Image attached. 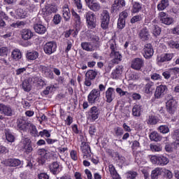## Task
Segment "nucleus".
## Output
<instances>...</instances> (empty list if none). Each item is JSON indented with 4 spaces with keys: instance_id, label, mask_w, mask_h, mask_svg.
Returning a JSON list of instances; mask_svg holds the SVG:
<instances>
[{
    "instance_id": "nucleus-1",
    "label": "nucleus",
    "mask_w": 179,
    "mask_h": 179,
    "mask_svg": "<svg viewBox=\"0 0 179 179\" xmlns=\"http://www.w3.org/2000/svg\"><path fill=\"white\" fill-rule=\"evenodd\" d=\"M109 44L110 49L111 50L110 57L111 58H113V64H120V62L122 61V55H121V53H120V52L116 51L117 43H115V39H110L109 41Z\"/></svg>"
},
{
    "instance_id": "nucleus-2",
    "label": "nucleus",
    "mask_w": 179,
    "mask_h": 179,
    "mask_svg": "<svg viewBox=\"0 0 179 179\" xmlns=\"http://www.w3.org/2000/svg\"><path fill=\"white\" fill-rule=\"evenodd\" d=\"M30 124L26 117L21 116L18 117L16 121L17 131H19V132H27L30 128Z\"/></svg>"
},
{
    "instance_id": "nucleus-3",
    "label": "nucleus",
    "mask_w": 179,
    "mask_h": 179,
    "mask_svg": "<svg viewBox=\"0 0 179 179\" xmlns=\"http://www.w3.org/2000/svg\"><path fill=\"white\" fill-rule=\"evenodd\" d=\"M87 27L90 30H94L97 26V20L96 19V15L92 11H89L85 13Z\"/></svg>"
},
{
    "instance_id": "nucleus-4",
    "label": "nucleus",
    "mask_w": 179,
    "mask_h": 179,
    "mask_svg": "<svg viewBox=\"0 0 179 179\" xmlns=\"http://www.w3.org/2000/svg\"><path fill=\"white\" fill-rule=\"evenodd\" d=\"M110 12L107 10H103L100 14L101 27L103 30H107L110 24Z\"/></svg>"
},
{
    "instance_id": "nucleus-5",
    "label": "nucleus",
    "mask_w": 179,
    "mask_h": 179,
    "mask_svg": "<svg viewBox=\"0 0 179 179\" xmlns=\"http://www.w3.org/2000/svg\"><path fill=\"white\" fill-rule=\"evenodd\" d=\"M21 150L25 155H30L33 152V144L29 137H24L21 141Z\"/></svg>"
},
{
    "instance_id": "nucleus-6",
    "label": "nucleus",
    "mask_w": 179,
    "mask_h": 179,
    "mask_svg": "<svg viewBox=\"0 0 179 179\" xmlns=\"http://www.w3.org/2000/svg\"><path fill=\"white\" fill-rule=\"evenodd\" d=\"M100 108L94 106L90 108L88 110V115H87V120L90 121V122H94L96 120L99 119L100 116Z\"/></svg>"
},
{
    "instance_id": "nucleus-7",
    "label": "nucleus",
    "mask_w": 179,
    "mask_h": 179,
    "mask_svg": "<svg viewBox=\"0 0 179 179\" xmlns=\"http://www.w3.org/2000/svg\"><path fill=\"white\" fill-rule=\"evenodd\" d=\"M80 149L83 153V159H92L93 153H92V149L90 148L89 143L82 141L80 145Z\"/></svg>"
},
{
    "instance_id": "nucleus-8",
    "label": "nucleus",
    "mask_w": 179,
    "mask_h": 179,
    "mask_svg": "<svg viewBox=\"0 0 179 179\" xmlns=\"http://www.w3.org/2000/svg\"><path fill=\"white\" fill-rule=\"evenodd\" d=\"M150 162L152 164H157V166H166V164H169V158L164 155H152L150 157Z\"/></svg>"
},
{
    "instance_id": "nucleus-9",
    "label": "nucleus",
    "mask_w": 179,
    "mask_h": 179,
    "mask_svg": "<svg viewBox=\"0 0 179 179\" xmlns=\"http://www.w3.org/2000/svg\"><path fill=\"white\" fill-rule=\"evenodd\" d=\"M100 90L93 89L87 95V101L90 104H96V101L100 100Z\"/></svg>"
},
{
    "instance_id": "nucleus-10",
    "label": "nucleus",
    "mask_w": 179,
    "mask_h": 179,
    "mask_svg": "<svg viewBox=\"0 0 179 179\" xmlns=\"http://www.w3.org/2000/svg\"><path fill=\"white\" fill-rule=\"evenodd\" d=\"M178 107V104L177 103V101H176L174 99H171L166 103V111L169 114H170V115H174L176 111H177Z\"/></svg>"
},
{
    "instance_id": "nucleus-11",
    "label": "nucleus",
    "mask_w": 179,
    "mask_h": 179,
    "mask_svg": "<svg viewBox=\"0 0 179 179\" xmlns=\"http://www.w3.org/2000/svg\"><path fill=\"white\" fill-rule=\"evenodd\" d=\"M97 76V71L94 70H88L85 73L84 85L87 87L92 86V80H94Z\"/></svg>"
},
{
    "instance_id": "nucleus-12",
    "label": "nucleus",
    "mask_w": 179,
    "mask_h": 179,
    "mask_svg": "<svg viewBox=\"0 0 179 179\" xmlns=\"http://www.w3.org/2000/svg\"><path fill=\"white\" fill-rule=\"evenodd\" d=\"M43 51L47 55H51L57 51V43L55 41L47 42L43 46Z\"/></svg>"
},
{
    "instance_id": "nucleus-13",
    "label": "nucleus",
    "mask_w": 179,
    "mask_h": 179,
    "mask_svg": "<svg viewBox=\"0 0 179 179\" xmlns=\"http://www.w3.org/2000/svg\"><path fill=\"white\" fill-rule=\"evenodd\" d=\"M143 66H145V60L142 58L136 57L131 62V68L134 71H142Z\"/></svg>"
},
{
    "instance_id": "nucleus-14",
    "label": "nucleus",
    "mask_w": 179,
    "mask_h": 179,
    "mask_svg": "<svg viewBox=\"0 0 179 179\" xmlns=\"http://www.w3.org/2000/svg\"><path fill=\"white\" fill-rule=\"evenodd\" d=\"M127 5L125 0H115L111 6V13H117Z\"/></svg>"
},
{
    "instance_id": "nucleus-15",
    "label": "nucleus",
    "mask_w": 179,
    "mask_h": 179,
    "mask_svg": "<svg viewBox=\"0 0 179 179\" xmlns=\"http://www.w3.org/2000/svg\"><path fill=\"white\" fill-rule=\"evenodd\" d=\"M155 54V50H153V46L150 43H147L145 45L143 49V55L145 59H150Z\"/></svg>"
},
{
    "instance_id": "nucleus-16",
    "label": "nucleus",
    "mask_w": 179,
    "mask_h": 179,
    "mask_svg": "<svg viewBox=\"0 0 179 179\" xmlns=\"http://www.w3.org/2000/svg\"><path fill=\"white\" fill-rule=\"evenodd\" d=\"M159 18L161 23L166 24V26H170V24H173V23H174V18L169 17L167 13L164 12H161L159 13Z\"/></svg>"
},
{
    "instance_id": "nucleus-17",
    "label": "nucleus",
    "mask_w": 179,
    "mask_h": 179,
    "mask_svg": "<svg viewBox=\"0 0 179 179\" xmlns=\"http://www.w3.org/2000/svg\"><path fill=\"white\" fill-rule=\"evenodd\" d=\"M168 90L169 88L167 87V85H160L157 86L154 94L155 99H162L164 96V94L167 93Z\"/></svg>"
},
{
    "instance_id": "nucleus-18",
    "label": "nucleus",
    "mask_w": 179,
    "mask_h": 179,
    "mask_svg": "<svg viewBox=\"0 0 179 179\" xmlns=\"http://www.w3.org/2000/svg\"><path fill=\"white\" fill-rule=\"evenodd\" d=\"M80 45L84 51H87L88 52H92V51H96V50H97L96 43L83 42Z\"/></svg>"
},
{
    "instance_id": "nucleus-19",
    "label": "nucleus",
    "mask_w": 179,
    "mask_h": 179,
    "mask_svg": "<svg viewBox=\"0 0 179 179\" xmlns=\"http://www.w3.org/2000/svg\"><path fill=\"white\" fill-rule=\"evenodd\" d=\"M39 69L45 78L54 79V73L51 71L50 66L41 65Z\"/></svg>"
},
{
    "instance_id": "nucleus-20",
    "label": "nucleus",
    "mask_w": 179,
    "mask_h": 179,
    "mask_svg": "<svg viewBox=\"0 0 179 179\" xmlns=\"http://www.w3.org/2000/svg\"><path fill=\"white\" fill-rule=\"evenodd\" d=\"M4 164L8 167H17L22 164V161L16 158H8L4 160Z\"/></svg>"
},
{
    "instance_id": "nucleus-21",
    "label": "nucleus",
    "mask_w": 179,
    "mask_h": 179,
    "mask_svg": "<svg viewBox=\"0 0 179 179\" xmlns=\"http://www.w3.org/2000/svg\"><path fill=\"white\" fill-rule=\"evenodd\" d=\"M0 113L6 115V117H12L13 115V110H12L10 106L3 103H0Z\"/></svg>"
},
{
    "instance_id": "nucleus-22",
    "label": "nucleus",
    "mask_w": 179,
    "mask_h": 179,
    "mask_svg": "<svg viewBox=\"0 0 179 179\" xmlns=\"http://www.w3.org/2000/svg\"><path fill=\"white\" fill-rule=\"evenodd\" d=\"M49 169L50 173H52V174H53L54 176L59 174V173H61L62 170L59 166V164L58 163V162H54L52 164H50L49 165Z\"/></svg>"
},
{
    "instance_id": "nucleus-23",
    "label": "nucleus",
    "mask_w": 179,
    "mask_h": 179,
    "mask_svg": "<svg viewBox=\"0 0 179 179\" xmlns=\"http://www.w3.org/2000/svg\"><path fill=\"white\" fill-rule=\"evenodd\" d=\"M173 57H174V54L173 53H164L157 58V62L159 64L169 62V61H171V59H173Z\"/></svg>"
},
{
    "instance_id": "nucleus-24",
    "label": "nucleus",
    "mask_w": 179,
    "mask_h": 179,
    "mask_svg": "<svg viewBox=\"0 0 179 179\" xmlns=\"http://www.w3.org/2000/svg\"><path fill=\"white\" fill-rule=\"evenodd\" d=\"M21 37L22 40L27 41L31 40V38H33V31H31V29H23L21 30Z\"/></svg>"
},
{
    "instance_id": "nucleus-25",
    "label": "nucleus",
    "mask_w": 179,
    "mask_h": 179,
    "mask_svg": "<svg viewBox=\"0 0 179 179\" xmlns=\"http://www.w3.org/2000/svg\"><path fill=\"white\" fill-rule=\"evenodd\" d=\"M115 94V89L109 87L106 91V99L107 103H111L114 100V94Z\"/></svg>"
},
{
    "instance_id": "nucleus-26",
    "label": "nucleus",
    "mask_w": 179,
    "mask_h": 179,
    "mask_svg": "<svg viewBox=\"0 0 179 179\" xmlns=\"http://www.w3.org/2000/svg\"><path fill=\"white\" fill-rule=\"evenodd\" d=\"M143 90L145 94H152L153 90H155V83L149 81L145 85Z\"/></svg>"
},
{
    "instance_id": "nucleus-27",
    "label": "nucleus",
    "mask_w": 179,
    "mask_h": 179,
    "mask_svg": "<svg viewBox=\"0 0 179 179\" xmlns=\"http://www.w3.org/2000/svg\"><path fill=\"white\" fill-rule=\"evenodd\" d=\"M149 29L151 33L153 34L154 37H159L162 34V28L157 24H151L149 26Z\"/></svg>"
},
{
    "instance_id": "nucleus-28",
    "label": "nucleus",
    "mask_w": 179,
    "mask_h": 179,
    "mask_svg": "<svg viewBox=\"0 0 179 179\" xmlns=\"http://www.w3.org/2000/svg\"><path fill=\"white\" fill-rule=\"evenodd\" d=\"M150 36V34H149L148 28H143L138 33V37L142 41H148Z\"/></svg>"
},
{
    "instance_id": "nucleus-29",
    "label": "nucleus",
    "mask_w": 179,
    "mask_h": 179,
    "mask_svg": "<svg viewBox=\"0 0 179 179\" xmlns=\"http://www.w3.org/2000/svg\"><path fill=\"white\" fill-rule=\"evenodd\" d=\"M47 150L45 148H41L38 150V155L41 156L38 159V162L41 164H44L45 163V160H47Z\"/></svg>"
},
{
    "instance_id": "nucleus-30",
    "label": "nucleus",
    "mask_w": 179,
    "mask_h": 179,
    "mask_svg": "<svg viewBox=\"0 0 179 179\" xmlns=\"http://www.w3.org/2000/svg\"><path fill=\"white\" fill-rule=\"evenodd\" d=\"M179 69L175 67L169 69V71L163 72L162 76H164V79L169 80V78H171V75H177Z\"/></svg>"
},
{
    "instance_id": "nucleus-31",
    "label": "nucleus",
    "mask_w": 179,
    "mask_h": 179,
    "mask_svg": "<svg viewBox=\"0 0 179 179\" xmlns=\"http://www.w3.org/2000/svg\"><path fill=\"white\" fill-rule=\"evenodd\" d=\"M39 56L40 54L36 50L27 51L26 54V57L28 61H36Z\"/></svg>"
},
{
    "instance_id": "nucleus-32",
    "label": "nucleus",
    "mask_w": 179,
    "mask_h": 179,
    "mask_svg": "<svg viewBox=\"0 0 179 179\" xmlns=\"http://www.w3.org/2000/svg\"><path fill=\"white\" fill-rule=\"evenodd\" d=\"M142 3L138 2V1H134L131 4V13H139L141 10H142Z\"/></svg>"
},
{
    "instance_id": "nucleus-33",
    "label": "nucleus",
    "mask_w": 179,
    "mask_h": 179,
    "mask_svg": "<svg viewBox=\"0 0 179 179\" xmlns=\"http://www.w3.org/2000/svg\"><path fill=\"white\" fill-rule=\"evenodd\" d=\"M34 29L38 34H45V31H47V28L42 24H35Z\"/></svg>"
},
{
    "instance_id": "nucleus-34",
    "label": "nucleus",
    "mask_w": 179,
    "mask_h": 179,
    "mask_svg": "<svg viewBox=\"0 0 179 179\" xmlns=\"http://www.w3.org/2000/svg\"><path fill=\"white\" fill-rule=\"evenodd\" d=\"M163 174V168H155L151 172V178L157 179L159 176Z\"/></svg>"
},
{
    "instance_id": "nucleus-35",
    "label": "nucleus",
    "mask_w": 179,
    "mask_h": 179,
    "mask_svg": "<svg viewBox=\"0 0 179 179\" xmlns=\"http://www.w3.org/2000/svg\"><path fill=\"white\" fill-rule=\"evenodd\" d=\"M29 134L31 136H33L34 138H38V130H37V127L34 124H29Z\"/></svg>"
},
{
    "instance_id": "nucleus-36",
    "label": "nucleus",
    "mask_w": 179,
    "mask_h": 179,
    "mask_svg": "<svg viewBox=\"0 0 179 179\" xmlns=\"http://www.w3.org/2000/svg\"><path fill=\"white\" fill-rule=\"evenodd\" d=\"M170 5L169 0H161L157 4V8L158 10H164Z\"/></svg>"
},
{
    "instance_id": "nucleus-37",
    "label": "nucleus",
    "mask_w": 179,
    "mask_h": 179,
    "mask_svg": "<svg viewBox=\"0 0 179 179\" xmlns=\"http://www.w3.org/2000/svg\"><path fill=\"white\" fill-rule=\"evenodd\" d=\"M71 15L76 27H78V26H80V24L82 23L80 21V16L74 10H71Z\"/></svg>"
},
{
    "instance_id": "nucleus-38",
    "label": "nucleus",
    "mask_w": 179,
    "mask_h": 179,
    "mask_svg": "<svg viewBox=\"0 0 179 179\" xmlns=\"http://www.w3.org/2000/svg\"><path fill=\"white\" fill-rule=\"evenodd\" d=\"M141 113H142V106L135 105L132 108V114L134 117H141Z\"/></svg>"
},
{
    "instance_id": "nucleus-39",
    "label": "nucleus",
    "mask_w": 179,
    "mask_h": 179,
    "mask_svg": "<svg viewBox=\"0 0 179 179\" xmlns=\"http://www.w3.org/2000/svg\"><path fill=\"white\" fill-rule=\"evenodd\" d=\"M150 141H154V142H159V141H162V136L157 131H152L150 134Z\"/></svg>"
},
{
    "instance_id": "nucleus-40",
    "label": "nucleus",
    "mask_w": 179,
    "mask_h": 179,
    "mask_svg": "<svg viewBox=\"0 0 179 179\" xmlns=\"http://www.w3.org/2000/svg\"><path fill=\"white\" fill-rule=\"evenodd\" d=\"M22 89L24 90V92H30L31 90V84H30V82L28 80H24L22 83Z\"/></svg>"
},
{
    "instance_id": "nucleus-41",
    "label": "nucleus",
    "mask_w": 179,
    "mask_h": 179,
    "mask_svg": "<svg viewBox=\"0 0 179 179\" xmlns=\"http://www.w3.org/2000/svg\"><path fill=\"white\" fill-rule=\"evenodd\" d=\"M63 17L65 20V22H68L69 19H71V10H69V8L64 7L63 8Z\"/></svg>"
},
{
    "instance_id": "nucleus-42",
    "label": "nucleus",
    "mask_w": 179,
    "mask_h": 179,
    "mask_svg": "<svg viewBox=\"0 0 179 179\" xmlns=\"http://www.w3.org/2000/svg\"><path fill=\"white\" fill-rule=\"evenodd\" d=\"M121 73H122V71L120 67H117L115 70L112 72V78L113 79H118L120 76H121Z\"/></svg>"
},
{
    "instance_id": "nucleus-43",
    "label": "nucleus",
    "mask_w": 179,
    "mask_h": 179,
    "mask_svg": "<svg viewBox=\"0 0 179 179\" xmlns=\"http://www.w3.org/2000/svg\"><path fill=\"white\" fill-rule=\"evenodd\" d=\"M11 57L13 58V59H16L17 61L22 58V52H20L19 49L14 50L12 52Z\"/></svg>"
},
{
    "instance_id": "nucleus-44",
    "label": "nucleus",
    "mask_w": 179,
    "mask_h": 179,
    "mask_svg": "<svg viewBox=\"0 0 179 179\" xmlns=\"http://www.w3.org/2000/svg\"><path fill=\"white\" fill-rule=\"evenodd\" d=\"M162 174H164V177H166V178H173V172L166 168H162Z\"/></svg>"
},
{
    "instance_id": "nucleus-45",
    "label": "nucleus",
    "mask_w": 179,
    "mask_h": 179,
    "mask_svg": "<svg viewBox=\"0 0 179 179\" xmlns=\"http://www.w3.org/2000/svg\"><path fill=\"white\" fill-rule=\"evenodd\" d=\"M91 10H93V12H99L100 9H101V6H100V3L96 2L92 3L90 7H88Z\"/></svg>"
},
{
    "instance_id": "nucleus-46",
    "label": "nucleus",
    "mask_w": 179,
    "mask_h": 179,
    "mask_svg": "<svg viewBox=\"0 0 179 179\" xmlns=\"http://www.w3.org/2000/svg\"><path fill=\"white\" fill-rule=\"evenodd\" d=\"M126 176L127 179H136L138 176V173L134 171H129L126 173Z\"/></svg>"
},
{
    "instance_id": "nucleus-47",
    "label": "nucleus",
    "mask_w": 179,
    "mask_h": 179,
    "mask_svg": "<svg viewBox=\"0 0 179 179\" xmlns=\"http://www.w3.org/2000/svg\"><path fill=\"white\" fill-rule=\"evenodd\" d=\"M115 136H122L124 135V129L120 127H115L114 129Z\"/></svg>"
},
{
    "instance_id": "nucleus-48",
    "label": "nucleus",
    "mask_w": 179,
    "mask_h": 179,
    "mask_svg": "<svg viewBox=\"0 0 179 179\" xmlns=\"http://www.w3.org/2000/svg\"><path fill=\"white\" fill-rule=\"evenodd\" d=\"M6 139L8 141V142L13 143L15 142V135H13L10 131H7L6 133Z\"/></svg>"
},
{
    "instance_id": "nucleus-49",
    "label": "nucleus",
    "mask_w": 179,
    "mask_h": 179,
    "mask_svg": "<svg viewBox=\"0 0 179 179\" xmlns=\"http://www.w3.org/2000/svg\"><path fill=\"white\" fill-rule=\"evenodd\" d=\"M168 45L170 48H175L179 50V43L178 41H174L173 40L168 42Z\"/></svg>"
},
{
    "instance_id": "nucleus-50",
    "label": "nucleus",
    "mask_w": 179,
    "mask_h": 179,
    "mask_svg": "<svg viewBox=\"0 0 179 179\" xmlns=\"http://www.w3.org/2000/svg\"><path fill=\"white\" fill-rule=\"evenodd\" d=\"M158 129L161 134H169V132H170V129H169L168 125H161L159 127Z\"/></svg>"
},
{
    "instance_id": "nucleus-51",
    "label": "nucleus",
    "mask_w": 179,
    "mask_h": 179,
    "mask_svg": "<svg viewBox=\"0 0 179 179\" xmlns=\"http://www.w3.org/2000/svg\"><path fill=\"white\" fill-rule=\"evenodd\" d=\"M70 157L71 160H73V162H78V151L75 150H72L71 151H70Z\"/></svg>"
},
{
    "instance_id": "nucleus-52",
    "label": "nucleus",
    "mask_w": 179,
    "mask_h": 179,
    "mask_svg": "<svg viewBox=\"0 0 179 179\" xmlns=\"http://www.w3.org/2000/svg\"><path fill=\"white\" fill-rule=\"evenodd\" d=\"M16 15L20 17V19H24L26 17V12L23 10L22 8L17 9L16 10Z\"/></svg>"
},
{
    "instance_id": "nucleus-53",
    "label": "nucleus",
    "mask_w": 179,
    "mask_h": 179,
    "mask_svg": "<svg viewBox=\"0 0 179 179\" xmlns=\"http://www.w3.org/2000/svg\"><path fill=\"white\" fill-rule=\"evenodd\" d=\"M38 136H41V138H43V136H45V138H50L51 134L50 131H48V130L43 129L38 133Z\"/></svg>"
},
{
    "instance_id": "nucleus-54",
    "label": "nucleus",
    "mask_w": 179,
    "mask_h": 179,
    "mask_svg": "<svg viewBox=\"0 0 179 179\" xmlns=\"http://www.w3.org/2000/svg\"><path fill=\"white\" fill-rule=\"evenodd\" d=\"M125 27V20L122 18H118L117 20V29L122 30Z\"/></svg>"
},
{
    "instance_id": "nucleus-55",
    "label": "nucleus",
    "mask_w": 179,
    "mask_h": 179,
    "mask_svg": "<svg viewBox=\"0 0 179 179\" xmlns=\"http://www.w3.org/2000/svg\"><path fill=\"white\" fill-rule=\"evenodd\" d=\"M147 124H150V125H156V124H157V119L153 115L149 116Z\"/></svg>"
},
{
    "instance_id": "nucleus-56",
    "label": "nucleus",
    "mask_w": 179,
    "mask_h": 179,
    "mask_svg": "<svg viewBox=\"0 0 179 179\" xmlns=\"http://www.w3.org/2000/svg\"><path fill=\"white\" fill-rule=\"evenodd\" d=\"M140 147H141V143H139V141L135 140L132 142L131 150L133 152H136V150H138V148Z\"/></svg>"
},
{
    "instance_id": "nucleus-57",
    "label": "nucleus",
    "mask_w": 179,
    "mask_h": 179,
    "mask_svg": "<svg viewBox=\"0 0 179 179\" xmlns=\"http://www.w3.org/2000/svg\"><path fill=\"white\" fill-rule=\"evenodd\" d=\"M90 40H91V43H96V48H99V41H100V38L96 35H91L89 37Z\"/></svg>"
},
{
    "instance_id": "nucleus-58",
    "label": "nucleus",
    "mask_w": 179,
    "mask_h": 179,
    "mask_svg": "<svg viewBox=\"0 0 179 179\" xmlns=\"http://www.w3.org/2000/svg\"><path fill=\"white\" fill-rule=\"evenodd\" d=\"M141 20H142V16L141 15H134L131 17V19L130 20V23L134 24V23L141 22Z\"/></svg>"
},
{
    "instance_id": "nucleus-59",
    "label": "nucleus",
    "mask_w": 179,
    "mask_h": 179,
    "mask_svg": "<svg viewBox=\"0 0 179 179\" xmlns=\"http://www.w3.org/2000/svg\"><path fill=\"white\" fill-rule=\"evenodd\" d=\"M34 80V83H38L40 86H45V81L42 78L35 77Z\"/></svg>"
},
{
    "instance_id": "nucleus-60",
    "label": "nucleus",
    "mask_w": 179,
    "mask_h": 179,
    "mask_svg": "<svg viewBox=\"0 0 179 179\" xmlns=\"http://www.w3.org/2000/svg\"><path fill=\"white\" fill-rule=\"evenodd\" d=\"M108 169H109V172H110V174L111 177L113 176L118 173V172H117V170H115V166H114V165L109 164Z\"/></svg>"
},
{
    "instance_id": "nucleus-61",
    "label": "nucleus",
    "mask_w": 179,
    "mask_h": 179,
    "mask_svg": "<svg viewBox=\"0 0 179 179\" xmlns=\"http://www.w3.org/2000/svg\"><path fill=\"white\" fill-rule=\"evenodd\" d=\"M152 152H162V145H150Z\"/></svg>"
},
{
    "instance_id": "nucleus-62",
    "label": "nucleus",
    "mask_w": 179,
    "mask_h": 179,
    "mask_svg": "<svg viewBox=\"0 0 179 179\" xmlns=\"http://www.w3.org/2000/svg\"><path fill=\"white\" fill-rule=\"evenodd\" d=\"M152 80H162V76L157 73H153L150 75Z\"/></svg>"
},
{
    "instance_id": "nucleus-63",
    "label": "nucleus",
    "mask_w": 179,
    "mask_h": 179,
    "mask_svg": "<svg viewBox=\"0 0 179 179\" xmlns=\"http://www.w3.org/2000/svg\"><path fill=\"white\" fill-rule=\"evenodd\" d=\"M174 136L176 138V140L173 142V145L174 146H179V130H176L175 131Z\"/></svg>"
},
{
    "instance_id": "nucleus-64",
    "label": "nucleus",
    "mask_w": 179,
    "mask_h": 179,
    "mask_svg": "<svg viewBox=\"0 0 179 179\" xmlns=\"http://www.w3.org/2000/svg\"><path fill=\"white\" fill-rule=\"evenodd\" d=\"M127 17H128V10H124L119 15V19H123V20H126Z\"/></svg>"
}]
</instances>
